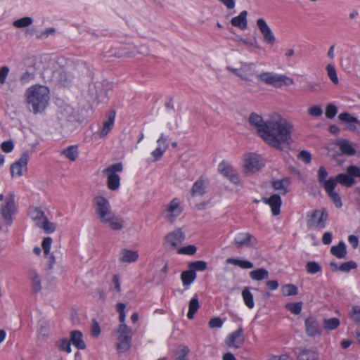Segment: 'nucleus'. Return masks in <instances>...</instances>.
I'll list each match as a JSON object with an SVG mask.
<instances>
[{"label":"nucleus","instance_id":"nucleus-39","mask_svg":"<svg viewBox=\"0 0 360 360\" xmlns=\"http://www.w3.org/2000/svg\"><path fill=\"white\" fill-rule=\"evenodd\" d=\"M30 214L32 219L35 221L37 226H39V224L41 223L46 218L44 212L39 207H33L30 209Z\"/></svg>","mask_w":360,"mask_h":360},{"label":"nucleus","instance_id":"nucleus-15","mask_svg":"<svg viewBox=\"0 0 360 360\" xmlns=\"http://www.w3.org/2000/svg\"><path fill=\"white\" fill-rule=\"evenodd\" d=\"M54 79L63 86H69L73 81V75L64 68H59L53 72Z\"/></svg>","mask_w":360,"mask_h":360},{"label":"nucleus","instance_id":"nucleus-62","mask_svg":"<svg viewBox=\"0 0 360 360\" xmlns=\"http://www.w3.org/2000/svg\"><path fill=\"white\" fill-rule=\"evenodd\" d=\"M9 71L10 69L8 66H2L0 68V84L1 86L6 84Z\"/></svg>","mask_w":360,"mask_h":360},{"label":"nucleus","instance_id":"nucleus-18","mask_svg":"<svg viewBox=\"0 0 360 360\" xmlns=\"http://www.w3.org/2000/svg\"><path fill=\"white\" fill-rule=\"evenodd\" d=\"M306 334L309 337H315L321 335V329L320 325L315 317L310 316L305 319L304 321Z\"/></svg>","mask_w":360,"mask_h":360},{"label":"nucleus","instance_id":"nucleus-16","mask_svg":"<svg viewBox=\"0 0 360 360\" xmlns=\"http://www.w3.org/2000/svg\"><path fill=\"white\" fill-rule=\"evenodd\" d=\"M335 183L332 179H328L324 184V190L338 208L342 207V202L339 194L335 191Z\"/></svg>","mask_w":360,"mask_h":360},{"label":"nucleus","instance_id":"nucleus-2","mask_svg":"<svg viewBox=\"0 0 360 360\" xmlns=\"http://www.w3.org/2000/svg\"><path fill=\"white\" fill-rule=\"evenodd\" d=\"M27 101L34 114L41 112L49 101V90L43 85H33L26 91Z\"/></svg>","mask_w":360,"mask_h":360},{"label":"nucleus","instance_id":"nucleus-51","mask_svg":"<svg viewBox=\"0 0 360 360\" xmlns=\"http://www.w3.org/2000/svg\"><path fill=\"white\" fill-rule=\"evenodd\" d=\"M357 268V264L354 261H349L343 262L340 265L339 271L342 272H349L352 269H356Z\"/></svg>","mask_w":360,"mask_h":360},{"label":"nucleus","instance_id":"nucleus-28","mask_svg":"<svg viewBox=\"0 0 360 360\" xmlns=\"http://www.w3.org/2000/svg\"><path fill=\"white\" fill-rule=\"evenodd\" d=\"M330 253L338 259L345 258L347 255V248L345 242L341 240L337 245L331 247Z\"/></svg>","mask_w":360,"mask_h":360},{"label":"nucleus","instance_id":"nucleus-12","mask_svg":"<svg viewBox=\"0 0 360 360\" xmlns=\"http://www.w3.org/2000/svg\"><path fill=\"white\" fill-rule=\"evenodd\" d=\"M257 25L262 34L264 41L270 45L274 44L276 42V37L265 20L263 18H259L257 20Z\"/></svg>","mask_w":360,"mask_h":360},{"label":"nucleus","instance_id":"nucleus-19","mask_svg":"<svg viewBox=\"0 0 360 360\" xmlns=\"http://www.w3.org/2000/svg\"><path fill=\"white\" fill-rule=\"evenodd\" d=\"M243 330L241 328L230 333L226 338L225 343L230 348L238 349L243 344V340H240Z\"/></svg>","mask_w":360,"mask_h":360},{"label":"nucleus","instance_id":"nucleus-1","mask_svg":"<svg viewBox=\"0 0 360 360\" xmlns=\"http://www.w3.org/2000/svg\"><path fill=\"white\" fill-rule=\"evenodd\" d=\"M292 130V124L277 115L268 120L267 127L261 138L270 146L282 150L283 146L291 143Z\"/></svg>","mask_w":360,"mask_h":360},{"label":"nucleus","instance_id":"nucleus-13","mask_svg":"<svg viewBox=\"0 0 360 360\" xmlns=\"http://www.w3.org/2000/svg\"><path fill=\"white\" fill-rule=\"evenodd\" d=\"M166 218L169 221H173L183 212V207L181 206L179 199L174 198L165 208Z\"/></svg>","mask_w":360,"mask_h":360},{"label":"nucleus","instance_id":"nucleus-20","mask_svg":"<svg viewBox=\"0 0 360 360\" xmlns=\"http://www.w3.org/2000/svg\"><path fill=\"white\" fill-rule=\"evenodd\" d=\"M185 239V235L181 229H176L165 236V241L173 248H176Z\"/></svg>","mask_w":360,"mask_h":360},{"label":"nucleus","instance_id":"nucleus-11","mask_svg":"<svg viewBox=\"0 0 360 360\" xmlns=\"http://www.w3.org/2000/svg\"><path fill=\"white\" fill-rule=\"evenodd\" d=\"M263 166L260 156L254 154H247L244 158V167L246 172H255L259 170Z\"/></svg>","mask_w":360,"mask_h":360},{"label":"nucleus","instance_id":"nucleus-24","mask_svg":"<svg viewBox=\"0 0 360 360\" xmlns=\"http://www.w3.org/2000/svg\"><path fill=\"white\" fill-rule=\"evenodd\" d=\"M248 11H241L238 16L233 17L231 20V25L234 27H238L240 30H245L248 27Z\"/></svg>","mask_w":360,"mask_h":360},{"label":"nucleus","instance_id":"nucleus-5","mask_svg":"<svg viewBox=\"0 0 360 360\" xmlns=\"http://www.w3.org/2000/svg\"><path fill=\"white\" fill-rule=\"evenodd\" d=\"M116 334L118 342L116 345L117 350L119 352H124L131 347L132 340L131 329L126 324H120L117 330Z\"/></svg>","mask_w":360,"mask_h":360},{"label":"nucleus","instance_id":"nucleus-44","mask_svg":"<svg viewBox=\"0 0 360 360\" xmlns=\"http://www.w3.org/2000/svg\"><path fill=\"white\" fill-rule=\"evenodd\" d=\"M207 268V264L205 261L199 260L195 262H192L188 264V269H190L193 272L196 273V271H203L206 270Z\"/></svg>","mask_w":360,"mask_h":360},{"label":"nucleus","instance_id":"nucleus-27","mask_svg":"<svg viewBox=\"0 0 360 360\" xmlns=\"http://www.w3.org/2000/svg\"><path fill=\"white\" fill-rule=\"evenodd\" d=\"M109 221H102L103 224H108L110 228L114 231H120L124 227V220L115 215V213L112 216L108 217Z\"/></svg>","mask_w":360,"mask_h":360},{"label":"nucleus","instance_id":"nucleus-63","mask_svg":"<svg viewBox=\"0 0 360 360\" xmlns=\"http://www.w3.org/2000/svg\"><path fill=\"white\" fill-rule=\"evenodd\" d=\"M304 89L307 91L316 92L321 89V86L319 82H309L307 83Z\"/></svg>","mask_w":360,"mask_h":360},{"label":"nucleus","instance_id":"nucleus-4","mask_svg":"<svg viewBox=\"0 0 360 360\" xmlns=\"http://www.w3.org/2000/svg\"><path fill=\"white\" fill-rule=\"evenodd\" d=\"M18 212V207L15 202V195L9 193L5 199L4 203L0 207V213L7 226H11L14 219V216Z\"/></svg>","mask_w":360,"mask_h":360},{"label":"nucleus","instance_id":"nucleus-3","mask_svg":"<svg viewBox=\"0 0 360 360\" xmlns=\"http://www.w3.org/2000/svg\"><path fill=\"white\" fill-rule=\"evenodd\" d=\"M257 77L259 82L275 87H281L283 85L288 86L294 84L292 78L274 72H262Z\"/></svg>","mask_w":360,"mask_h":360},{"label":"nucleus","instance_id":"nucleus-58","mask_svg":"<svg viewBox=\"0 0 360 360\" xmlns=\"http://www.w3.org/2000/svg\"><path fill=\"white\" fill-rule=\"evenodd\" d=\"M350 317L354 322L360 326V306H354L349 313Z\"/></svg>","mask_w":360,"mask_h":360},{"label":"nucleus","instance_id":"nucleus-40","mask_svg":"<svg viewBox=\"0 0 360 360\" xmlns=\"http://www.w3.org/2000/svg\"><path fill=\"white\" fill-rule=\"evenodd\" d=\"M250 277L254 281H262L269 278V271L264 269L260 268L250 272Z\"/></svg>","mask_w":360,"mask_h":360},{"label":"nucleus","instance_id":"nucleus-46","mask_svg":"<svg viewBox=\"0 0 360 360\" xmlns=\"http://www.w3.org/2000/svg\"><path fill=\"white\" fill-rule=\"evenodd\" d=\"M281 292L283 296H292L297 294L298 289L293 284H285L282 286Z\"/></svg>","mask_w":360,"mask_h":360},{"label":"nucleus","instance_id":"nucleus-21","mask_svg":"<svg viewBox=\"0 0 360 360\" xmlns=\"http://www.w3.org/2000/svg\"><path fill=\"white\" fill-rule=\"evenodd\" d=\"M207 192V181L203 177H200L193 184L191 189L192 197L202 196Z\"/></svg>","mask_w":360,"mask_h":360},{"label":"nucleus","instance_id":"nucleus-37","mask_svg":"<svg viewBox=\"0 0 360 360\" xmlns=\"http://www.w3.org/2000/svg\"><path fill=\"white\" fill-rule=\"evenodd\" d=\"M297 358V360H319L317 353L309 349H301Z\"/></svg>","mask_w":360,"mask_h":360},{"label":"nucleus","instance_id":"nucleus-38","mask_svg":"<svg viewBox=\"0 0 360 360\" xmlns=\"http://www.w3.org/2000/svg\"><path fill=\"white\" fill-rule=\"evenodd\" d=\"M288 179H283L274 181L272 186L275 190L280 192V194L285 195L288 192Z\"/></svg>","mask_w":360,"mask_h":360},{"label":"nucleus","instance_id":"nucleus-61","mask_svg":"<svg viewBox=\"0 0 360 360\" xmlns=\"http://www.w3.org/2000/svg\"><path fill=\"white\" fill-rule=\"evenodd\" d=\"M51 244L52 238L51 237H46L44 238L41 245L45 255H49Z\"/></svg>","mask_w":360,"mask_h":360},{"label":"nucleus","instance_id":"nucleus-53","mask_svg":"<svg viewBox=\"0 0 360 360\" xmlns=\"http://www.w3.org/2000/svg\"><path fill=\"white\" fill-rule=\"evenodd\" d=\"M328 176V172L325 167L321 166L318 170V180L321 185L324 188V184L328 181L326 177Z\"/></svg>","mask_w":360,"mask_h":360},{"label":"nucleus","instance_id":"nucleus-22","mask_svg":"<svg viewBox=\"0 0 360 360\" xmlns=\"http://www.w3.org/2000/svg\"><path fill=\"white\" fill-rule=\"evenodd\" d=\"M252 65V63H244L242 65V67L240 69L233 68L229 66H228L226 68L228 70L231 71L232 73L239 77L241 79L250 82L252 81V79L245 73V72L251 70Z\"/></svg>","mask_w":360,"mask_h":360},{"label":"nucleus","instance_id":"nucleus-36","mask_svg":"<svg viewBox=\"0 0 360 360\" xmlns=\"http://www.w3.org/2000/svg\"><path fill=\"white\" fill-rule=\"evenodd\" d=\"M108 176V188L111 191H116L120 186V177L117 174H105Z\"/></svg>","mask_w":360,"mask_h":360},{"label":"nucleus","instance_id":"nucleus-9","mask_svg":"<svg viewBox=\"0 0 360 360\" xmlns=\"http://www.w3.org/2000/svg\"><path fill=\"white\" fill-rule=\"evenodd\" d=\"M233 243L237 248H251L257 243V239L247 232L238 233L234 238Z\"/></svg>","mask_w":360,"mask_h":360},{"label":"nucleus","instance_id":"nucleus-49","mask_svg":"<svg viewBox=\"0 0 360 360\" xmlns=\"http://www.w3.org/2000/svg\"><path fill=\"white\" fill-rule=\"evenodd\" d=\"M285 308L291 313L297 315L302 311V303L301 302L288 303L285 305Z\"/></svg>","mask_w":360,"mask_h":360},{"label":"nucleus","instance_id":"nucleus-29","mask_svg":"<svg viewBox=\"0 0 360 360\" xmlns=\"http://www.w3.org/2000/svg\"><path fill=\"white\" fill-rule=\"evenodd\" d=\"M139 254L137 251L123 249L121 252L120 260L124 263H132L137 260Z\"/></svg>","mask_w":360,"mask_h":360},{"label":"nucleus","instance_id":"nucleus-48","mask_svg":"<svg viewBox=\"0 0 360 360\" xmlns=\"http://www.w3.org/2000/svg\"><path fill=\"white\" fill-rule=\"evenodd\" d=\"M306 270L310 274H315L322 271L321 265L314 261H310L306 264Z\"/></svg>","mask_w":360,"mask_h":360},{"label":"nucleus","instance_id":"nucleus-54","mask_svg":"<svg viewBox=\"0 0 360 360\" xmlns=\"http://www.w3.org/2000/svg\"><path fill=\"white\" fill-rule=\"evenodd\" d=\"M197 251V248L195 245H189L187 246H185L184 248H179L177 250L178 254L180 255H194Z\"/></svg>","mask_w":360,"mask_h":360},{"label":"nucleus","instance_id":"nucleus-23","mask_svg":"<svg viewBox=\"0 0 360 360\" xmlns=\"http://www.w3.org/2000/svg\"><path fill=\"white\" fill-rule=\"evenodd\" d=\"M264 202L271 207L274 216H277L280 214L282 200L279 195L274 194L269 198L265 199Z\"/></svg>","mask_w":360,"mask_h":360},{"label":"nucleus","instance_id":"nucleus-64","mask_svg":"<svg viewBox=\"0 0 360 360\" xmlns=\"http://www.w3.org/2000/svg\"><path fill=\"white\" fill-rule=\"evenodd\" d=\"M91 333V335L94 338L98 337L101 333V328L99 323L95 319L92 320Z\"/></svg>","mask_w":360,"mask_h":360},{"label":"nucleus","instance_id":"nucleus-32","mask_svg":"<svg viewBox=\"0 0 360 360\" xmlns=\"http://www.w3.org/2000/svg\"><path fill=\"white\" fill-rule=\"evenodd\" d=\"M115 118V111L112 110L110 112L108 116V119L107 121L104 122L103 128L100 133L101 137L105 136L111 130L112 127L114 125Z\"/></svg>","mask_w":360,"mask_h":360},{"label":"nucleus","instance_id":"nucleus-59","mask_svg":"<svg viewBox=\"0 0 360 360\" xmlns=\"http://www.w3.org/2000/svg\"><path fill=\"white\" fill-rule=\"evenodd\" d=\"M126 306L124 303L120 302L117 304V310L119 312V320L120 321V324H125L124 321L126 319V314L124 312V309Z\"/></svg>","mask_w":360,"mask_h":360},{"label":"nucleus","instance_id":"nucleus-6","mask_svg":"<svg viewBox=\"0 0 360 360\" xmlns=\"http://www.w3.org/2000/svg\"><path fill=\"white\" fill-rule=\"evenodd\" d=\"M94 206L96 214L101 222L109 221L108 217L112 216V214L114 213L112 211L109 200L102 195L94 198Z\"/></svg>","mask_w":360,"mask_h":360},{"label":"nucleus","instance_id":"nucleus-31","mask_svg":"<svg viewBox=\"0 0 360 360\" xmlns=\"http://www.w3.org/2000/svg\"><path fill=\"white\" fill-rule=\"evenodd\" d=\"M250 289V287H245L241 292V296L245 306L249 309H253L255 307L254 297Z\"/></svg>","mask_w":360,"mask_h":360},{"label":"nucleus","instance_id":"nucleus-52","mask_svg":"<svg viewBox=\"0 0 360 360\" xmlns=\"http://www.w3.org/2000/svg\"><path fill=\"white\" fill-rule=\"evenodd\" d=\"M123 169V165L121 162L113 164L103 170L104 174H116L120 172Z\"/></svg>","mask_w":360,"mask_h":360},{"label":"nucleus","instance_id":"nucleus-42","mask_svg":"<svg viewBox=\"0 0 360 360\" xmlns=\"http://www.w3.org/2000/svg\"><path fill=\"white\" fill-rule=\"evenodd\" d=\"M340 320L335 317L325 319L323 321V328L327 330H335L340 326Z\"/></svg>","mask_w":360,"mask_h":360},{"label":"nucleus","instance_id":"nucleus-35","mask_svg":"<svg viewBox=\"0 0 360 360\" xmlns=\"http://www.w3.org/2000/svg\"><path fill=\"white\" fill-rule=\"evenodd\" d=\"M199 308L200 303L198 300V296L197 295H195L189 302L188 311L187 314L188 319L190 320L193 319L195 316V314L197 312Z\"/></svg>","mask_w":360,"mask_h":360},{"label":"nucleus","instance_id":"nucleus-57","mask_svg":"<svg viewBox=\"0 0 360 360\" xmlns=\"http://www.w3.org/2000/svg\"><path fill=\"white\" fill-rule=\"evenodd\" d=\"M338 113V108L333 103H329L326 108V116L329 119L335 117Z\"/></svg>","mask_w":360,"mask_h":360},{"label":"nucleus","instance_id":"nucleus-8","mask_svg":"<svg viewBox=\"0 0 360 360\" xmlns=\"http://www.w3.org/2000/svg\"><path fill=\"white\" fill-rule=\"evenodd\" d=\"M30 159L29 153L25 152L21 157L11 165L12 177H20L27 170V163Z\"/></svg>","mask_w":360,"mask_h":360},{"label":"nucleus","instance_id":"nucleus-47","mask_svg":"<svg viewBox=\"0 0 360 360\" xmlns=\"http://www.w3.org/2000/svg\"><path fill=\"white\" fill-rule=\"evenodd\" d=\"M38 227L43 229L45 233H52L56 230V224L48 220L47 217L40 224Z\"/></svg>","mask_w":360,"mask_h":360},{"label":"nucleus","instance_id":"nucleus-55","mask_svg":"<svg viewBox=\"0 0 360 360\" xmlns=\"http://www.w3.org/2000/svg\"><path fill=\"white\" fill-rule=\"evenodd\" d=\"M48 323L42 322L39 324L37 329V334L39 339H44L48 335Z\"/></svg>","mask_w":360,"mask_h":360},{"label":"nucleus","instance_id":"nucleus-14","mask_svg":"<svg viewBox=\"0 0 360 360\" xmlns=\"http://www.w3.org/2000/svg\"><path fill=\"white\" fill-rule=\"evenodd\" d=\"M157 148L151 152V155L153 158L152 161L153 162L160 160L168 148L169 144L167 142V136L164 134H161L157 140Z\"/></svg>","mask_w":360,"mask_h":360},{"label":"nucleus","instance_id":"nucleus-33","mask_svg":"<svg viewBox=\"0 0 360 360\" xmlns=\"http://www.w3.org/2000/svg\"><path fill=\"white\" fill-rule=\"evenodd\" d=\"M60 153L69 160L75 161L79 155L78 146L77 145L70 146L63 149Z\"/></svg>","mask_w":360,"mask_h":360},{"label":"nucleus","instance_id":"nucleus-60","mask_svg":"<svg viewBox=\"0 0 360 360\" xmlns=\"http://www.w3.org/2000/svg\"><path fill=\"white\" fill-rule=\"evenodd\" d=\"M308 113L312 117H320L323 114V110L321 105H316L308 108Z\"/></svg>","mask_w":360,"mask_h":360},{"label":"nucleus","instance_id":"nucleus-56","mask_svg":"<svg viewBox=\"0 0 360 360\" xmlns=\"http://www.w3.org/2000/svg\"><path fill=\"white\" fill-rule=\"evenodd\" d=\"M32 288L34 292H37L41 290V281L35 272H34L32 276Z\"/></svg>","mask_w":360,"mask_h":360},{"label":"nucleus","instance_id":"nucleus-17","mask_svg":"<svg viewBox=\"0 0 360 360\" xmlns=\"http://www.w3.org/2000/svg\"><path fill=\"white\" fill-rule=\"evenodd\" d=\"M248 121L256 129L257 134L261 137L267 127L268 120L264 121L261 115L252 112L249 116Z\"/></svg>","mask_w":360,"mask_h":360},{"label":"nucleus","instance_id":"nucleus-41","mask_svg":"<svg viewBox=\"0 0 360 360\" xmlns=\"http://www.w3.org/2000/svg\"><path fill=\"white\" fill-rule=\"evenodd\" d=\"M339 120L342 122H346L349 124V129L352 130H355L356 129V125L352 124V123H357L359 120L356 117L352 116L348 112H342L338 115Z\"/></svg>","mask_w":360,"mask_h":360},{"label":"nucleus","instance_id":"nucleus-30","mask_svg":"<svg viewBox=\"0 0 360 360\" xmlns=\"http://www.w3.org/2000/svg\"><path fill=\"white\" fill-rule=\"evenodd\" d=\"M337 145L338 146L341 153L342 154L352 156L356 153L355 148L346 139H342L338 141Z\"/></svg>","mask_w":360,"mask_h":360},{"label":"nucleus","instance_id":"nucleus-7","mask_svg":"<svg viewBox=\"0 0 360 360\" xmlns=\"http://www.w3.org/2000/svg\"><path fill=\"white\" fill-rule=\"evenodd\" d=\"M328 218V214L325 210H315L311 214H307V226L309 229H324Z\"/></svg>","mask_w":360,"mask_h":360},{"label":"nucleus","instance_id":"nucleus-25","mask_svg":"<svg viewBox=\"0 0 360 360\" xmlns=\"http://www.w3.org/2000/svg\"><path fill=\"white\" fill-rule=\"evenodd\" d=\"M328 179H332L335 183V186L338 183L346 186L351 187L354 183L355 179L350 176V175L345 173L339 174L335 177H330Z\"/></svg>","mask_w":360,"mask_h":360},{"label":"nucleus","instance_id":"nucleus-45","mask_svg":"<svg viewBox=\"0 0 360 360\" xmlns=\"http://www.w3.org/2000/svg\"><path fill=\"white\" fill-rule=\"evenodd\" d=\"M189 352L190 349L186 345L179 346L175 354L174 360H188L187 356Z\"/></svg>","mask_w":360,"mask_h":360},{"label":"nucleus","instance_id":"nucleus-50","mask_svg":"<svg viewBox=\"0 0 360 360\" xmlns=\"http://www.w3.org/2000/svg\"><path fill=\"white\" fill-rule=\"evenodd\" d=\"M326 71L330 79L335 84H337L339 82V79L337 75L336 70L333 65L328 64L326 66Z\"/></svg>","mask_w":360,"mask_h":360},{"label":"nucleus","instance_id":"nucleus-26","mask_svg":"<svg viewBox=\"0 0 360 360\" xmlns=\"http://www.w3.org/2000/svg\"><path fill=\"white\" fill-rule=\"evenodd\" d=\"M70 342L78 349H84L86 344L83 340V335L79 330H73L70 334Z\"/></svg>","mask_w":360,"mask_h":360},{"label":"nucleus","instance_id":"nucleus-43","mask_svg":"<svg viewBox=\"0 0 360 360\" xmlns=\"http://www.w3.org/2000/svg\"><path fill=\"white\" fill-rule=\"evenodd\" d=\"M32 23L33 19L31 17L26 16L14 20L13 25L17 28H24L31 25Z\"/></svg>","mask_w":360,"mask_h":360},{"label":"nucleus","instance_id":"nucleus-34","mask_svg":"<svg viewBox=\"0 0 360 360\" xmlns=\"http://www.w3.org/2000/svg\"><path fill=\"white\" fill-rule=\"evenodd\" d=\"M196 276V273L193 272L190 269L188 270L184 271L181 274V279L183 285L187 289L188 287L195 280Z\"/></svg>","mask_w":360,"mask_h":360},{"label":"nucleus","instance_id":"nucleus-10","mask_svg":"<svg viewBox=\"0 0 360 360\" xmlns=\"http://www.w3.org/2000/svg\"><path fill=\"white\" fill-rule=\"evenodd\" d=\"M218 170L223 176L229 179L235 184L240 182L239 176L237 172L226 161L222 160L218 165Z\"/></svg>","mask_w":360,"mask_h":360}]
</instances>
